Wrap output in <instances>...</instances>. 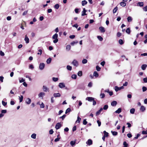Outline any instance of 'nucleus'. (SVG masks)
<instances>
[{"instance_id":"nucleus-1","label":"nucleus","mask_w":147,"mask_h":147,"mask_svg":"<svg viewBox=\"0 0 147 147\" xmlns=\"http://www.w3.org/2000/svg\"><path fill=\"white\" fill-rule=\"evenodd\" d=\"M58 35L57 34L55 33L52 36V38L54 39L53 41V42L55 43H56L58 41V39L57 38Z\"/></svg>"},{"instance_id":"nucleus-2","label":"nucleus","mask_w":147,"mask_h":147,"mask_svg":"<svg viewBox=\"0 0 147 147\" xmlns=\"http://www.w3.org/2000/svg\"><path fill=\"white\" fill-rule=\"evenodd\" d=\"M72 64L74 66L77 67L78 65V62L76 60H74L72 62Z\"/></svg>"},{"instance_id":"nucleus-3","label":"nucleus","mask_w":147,"mask_h":147,"mask_svg":"<svg viewBox=\"0 0 147 147\" xmlns=\"http://www.w3.org/2000/svg\"><path fill=\"white\" fill-rule=\"evenodd\" d=\"M124 87L123 86H121L120 87H119L117 86H115V89L116 92H117L118 91L122 89H123Z\"/></svg>"},{"instance_id":"nucleus-4","label":"nucleus","mask_w":147,"mask_h":147,"mask_svg":"<svg viewBox=\"0 0 147 147\" xmlns=\"http://www.w3.org/2000/svg\"><path fill=\"white\" fill-rule=\"evenodd\" d=\"M45 66V64L44 63H41L39 65V69L41 70H43Z\"/></svg>"},{"instance_id":"nucleus-5","label":"nucleus","mask_w":147,"mask_h":147,"mask_svg":"<svg viewBox=\"0 0 147 147\" xmlns=\"http://www.w3.org/2000/svg\"><path fill=\"white\" fill-rule=\"evenodd\" d=\"M61 123H57L55 126V128L56 129H59L61 127Z\"/></svg>"},{"instance_id":"nucleus-6","label":"nucleus","mask_w":147,"mask_h":147,"mask_svg":"<svg viewBox=\"0 0 147 147\" xmlns=\"http://www.w3.org/2000/svg\"><path fill=\"white\" fill-rule=\"evenodd\" d=\"M86 99L89 102H92L94 99V98L92 97H88L86 98Z\"/></svg>"},{"instance_id":"nucleus-7","label":"nucleus","mask_w":147,"mask_h":147,"mask_svg":"<svg viewBox=\"0 0 147 147\" xmlns=\"http://www.w3.org/2000/svg\"><path fill=\"white\" fill-rule=\"evenodd\" d=\"M45 95V93L43 92H41L38 94V96L39 98H41V99H43V97Z\"/></svg>"},{"instance_id":"nucleus-8","label":"nucleus","mask_w":147,"mask_h":147,"mask_svg":"<svg viewBox=\"0 0 147 147\" xmlns=\"http://www.w3.org/2000/svg\"><path fill=\"white\" fill-rule=\"evenodd\" d=\"M58 86L59 88H62L65 87V85L63 83H59Z\"/></svg>"},{"instance_id":"nucleus-9","label":"nucleus","mask_w":147,"mask_h":147,"mask_svg":"<svg viewBox=\"0 0 147 147\" xmlns=\"http://www.w3.org/2000/svg\"><path fill=\"white\" fill-rule=\"evenodd\" d=\"M24 40L26 44H28L29 43V39L28 38L27 36L26 35L25 36Z\"/></svg>"},{"instance_id":"nucleus-10","label":"nucleus","mask_w":147,"mask_h":147,"mask_svg":"<svg viewBox=\"0 0 147 147\" xmlns=\"http://www.w3.org/2000/svg\"><path fill=\"white\" fill-rule=\"evenodd\" d=\"M86 143L88 145L90 146L92 144V141L91 139H88L86 142Z\"/></svg>"},{"instance_id":"nucleus-11","label":"nucleus","mask_w":147,"mask_h":147,"mask_svg":"<svg viewBox=\"0 0 147 147\" xmlns=\"http://www.w3.org/2000/svg\"><path fill=\"white\" fill-rule=\"evenodd\" d=\"M31 101V99L29 98H28L26 100V102L27 104L29 105Z\"/></svg>"},{"instance_id":"nucleus-12","label":"nucleus","mask_w":147,"mask_h":147,"mask_svg":"<svg viewBox=\"0 0 147 147\" xmlns=\"http://www.w3.org/2000/svg\"><path fill=\"white\" fill-rule=\"evenodd\" d=\"M99 30L101 32H105L104 28L102 26L99 27Z\"/></svg>"},{"instance_id":"nucleus-13","label":"nucleus","mask_w":147,"mask_h":147,"mask_svg":"<svg viewBox=\"0 0 147 147\" xmlns=\"http://www.w3.org/2000/svg\"><path fill=\"white\" fill-rule=\"evenodd\" d=\"M117 103L116 101L114 100L111 102V105L115 107L117 105Z\"/></svg>"},{"instance_id":"nucleus-14","label":"nucleus","mask_w":147,"mask_h":147,"mask_svg":"<svg viewBox=\"0 0 147 147\" xmlns=\"http://www.w3.org/2000/svg\"><path fill=\"white\" fill-rule=\"evenodd\" d=\"M86 11L85 9V8H84L83 9V11H82V16H83L85 15H86Z\"/></svg>"},{"instance_id":"nucleus-15","label":"nucleus","mask_w":147,"mask_h":147,"mask_svg":"<svg viewBox=\"0 0 147 147\" xmlns=\"http://www.w3.org/2000/svg\"><path fill=\"white\" fill-rule=\"evenodd\" d=\"M146 110V108L143 105L141 106L140 110L142 112H144Z\"/></svg>"},{"instance_id":"nucleus-16","label":"nucleus","mask_w":147,"mask_h":147,"mask_svg":"<svg viewBox=\"0 0 147 147\" xmlns=\"http://www.w3.org/2000/svg\"><path fill=\"white\" fill-rule=\"evenodd\" d=\"M53 96L54 97H57L60 96L61 94L59 93H54L53 94Z\"/></svg>"},{"instance_id":"nucleus-17","label":"nucleus","mask_w":147,"mask_h":147,"mask_svg":"<svg viewBox=\"0 0 147 147\" xmlns=\"http://www.w3.org/2000/svg\"><path fill=\"white\" fill-rule=\"evenodd\" d=\"M133 19L131 16H128L127 18V20L128 22H131L132 20Z\"/></svg>"},{"instance_id":"nucleus-18","label":"nucleus","mask_w":147,"mask_h":147,"mask_svg":"<svg viewBox=\"0 0 147 147\" xmlns=\"http://www.w3.org/2000/svg\"><path fill=\"white\" fill-rule=\"evenodd\" d=\"M43 89L44 91L45 92H47L49 91V89L46 87V86H43Z\"/></svg>"},{"instance_id":"nucleus-19","label":"nucleus","mask_w":147,"mask_h":147,"mask_svg":"<svg viewBox=\"0 0 147 147\" xmlns=\"http://www.w3.org/2000/svg\"><path fill=\"white\" fill-rule=\"evenodd\" d=\"M147 67V65L146 64L142 65L141 67V68L143 70H145Z\"/></svg>"},{"instance_id":"nucleus-20","label":"nucleus","mask_w":147,"mask_h":147,"mask_svg":"<svg viewBox=\"0 0 147 147\" xmlns=\"http://www.w3.org/2000/svg\"><path fill=\"white\" fill-rule=\"evenodd\" d=\"M51 60L52 59L50 57L48 59H47L46 61L47 63L48 64L50 63L51 61Z\"/></svg>"},{"instance_id":"nucleus-21","label":"nucleus","mask_w":147,"mask_h":147,"mask_svg":"<svg viewBox=\"0 0 147 147\" xmlns=\"http://www.w3.org/2000/svg\"><path fill=\"white\" fill-rule=\"evenodd\" d=\"M120 4L121 6L124 7L126 5V3L124 2H122L120 3Z\"/></svg>"},{"instance_id":"nucleus-22","label":"nucleus","mask_w":147,"mask_h":147,"mask_svg":"<svg viewBox=\"0 0 147 147\" xmlns=\"http://www.w3.org/2000/svg\"><path fill=\"white\" fill-rule=\"evenodd\" d=\"M121 112V108H119L117 110H116L115 112L116 113H119Z\"/></svg>"},{"instance_id":"nucleus-23","label":"nucleus","mask_w":147,"mask_h":147,"mask_svg":"<svg viewBox=\"0 0 147 147\" xmlns=\"http://www.w3.org/2000/svg\"><path fill=\"white\" fill-rule=\"evenodd\" d=\"M87 3V2L86 0H84L82 1V6L86 5Z\"/></svg>"},{"instance_id":"nucleus-24","label":"nucleus","mask_w":147,"mask_h":147,"mask_svg":"<svg viewBox=\"0 0 147 147\" xmlns=\"http://www.w3.org/2000/svg\"><path fill=\"white\" fill-rule=\"evenodd\" d=\"M93 76L96 77H97L99 75L98 73L96 71H94L93 73Z\"/></svg>"},{"instance_id":"nucleus-25","label":"nucleus","mask_w":147,"mask_h":147,"mask_svg":"<svg viewBox=\"0 0 147 147\" xmlns=\"http://www.w3.org/2000/svg\"><path fill=\"white\" fill-rule=\"evenodd\" d=\"M75 144L76 141H72L70 142V144L72 146H74L75 145Z\"/></svg>"},{"instance_id":"nucleus-26","label":"nucleus","mask_w":147,"mask_h":147,"mask_svg":"<svg viewBox=\"0 0 147 147\" xmlns=\"http://www.w3.org/2000/svg\"><path fill=\"white\" fill-rule=\"evenodd\" d=\"M111 132L112 135L113 136H117L118 134L117 132L116 131H111Z\"/></svg>"},{"instance_id":"nucleus-27","label":"nucleus","mask_w":147,"mask_h":147,"mask_svg":"<svg viewBox=\"0 0 147 147\" xmlns=\"http://www.w3.org/2000/svg\"><path fill=\"white\" fill-rule=\"evenodd\" d=\"M103 133L104 134V136L105 137H107L109 136V133L106 131H103Z\"/></svg>"},{"instance_id":"nucleus-28","label":"nucleus","mask_w":147,"mask_h":147,"mask_svg":"<svg viewBox=\"0 0 147 147\" xmlns=\"http://www.w3.org/2000/svg\"><path fill=\"white\" fill-rule=\"evenodd\" d=\"M135 111V109L134 108H132L130 110V113H131L133 114L134 113Z\"/></svg>"},{"instance_id":"nucleus-29","label":"nucleus","mask_w":147,"mask_h":147,"mask_svg":"<svg viewBox=\"0 0 147 147\" xmlns=\"http://www.w3.org/2000/svg\"><path fill=\"white\" fill-rule=\"evenodd\" d=\"M36 134H33L31 136L32 138L35 139L36 138Z\"/></svg>"},{"instance_id":"nucleus-30","label":"nucleus","mask_w":147,"mask_h":147,"mask_svg":"<svg viewBox=\"0 0 147 147\" xmlns=\"http://www.w3.org/2000/svg\"><path fill=\"white\" fill-rule=\"evenodd\" d=\"M19 100H20V102H22L23 101V96L22 95H21L20 96H19Z\"/></svg>"},{"instance_id":"nucleus-31","label":"nucleus","mask_w":147,"mask_h":147,"mask_svg":"<svg viewBox=\"0 0 147 147\" xmlns=\"http://www.w3.org/2000/svg\"><path fill=\"white\" fill-rule=\"evenodd\" d=\"M97 38L100 41H102L103 40V38L101 36H98Z\"/></svg>"},{"instance_id":"nucleus-32","label":"nucleus","mask_w":147,"mask_h":147,"mask_svg":"<svg viewBox=\"0 0 147 147\" xmlns=\"http://www.w3.org/2000/svg\"><path fill=\"white\" fill-rule=\"evenodd\" d=\"M66 68L69 71H71L72 69V67L69 65H67Z\"/></svg>"},{"instance_id":"nucleus-33","label":"nucleus","mask_w":147,"mask_h":147,"mask_svg":"<svg viewBox=\"0 0 147 147\" xmlns=\"http://www.w3.org/2000/svg\"><path fill=\"white\" fill-rule=\"evenodd\" d=\"M118 9V8L117 7H115L113 10V12L114 13H115Z\"/></svg>"},{"instance_id":"nucleus-34","label":"nucleus","mask_w":147,"mask_h":147,"mask_svg":"<svg viewBox=\"0 0 147 147\" xmlns=\"http://www.w3.org/2000/svg\"><path fill=\"white\" fill-rule=\"evenodd\" d=\"M53 81L54 82H56L58 80V78H57L53 77L52 78Z\"/></svg>"},{"instance_id":"nucleus-35","label":"nucleus","mask_w":147,"mask_h":147,"mask_svg":"<svg viewBox=\"0 0 147 147\" xmlns=\"http://www.w3.org/2000/svg\"><path fill=\"white\" fill-rule=\"evenodd\" d=\"M59 7V5L58 4H55L54 6V8H55L58 9Z\"/></svg>"},{"instance_id":"nucleus-36","label":"nucleus","mask_w":147,"mask_h":147,"mask_svg":"<svg viewBox=\"0 0 147 147\" xmlns=\"http://www.w3.org/2000/svg\"><path fill=\"white\" fill-rule=\"evenodd\" d=\"M126 32L129 34L130 33V32H131V31L130 30V28H128L126 30Z\"/></svg>"},{"instance_id":"nucleus-37","label":"nucleus","mask_w":147,"mask_h":147,"mask_svg":"<svg viewBox=\"0 0 147 147\" xmlns=\"http://www.w3.org/2000/svg\"><path fill=\"white\" fill-rule=\"evenodd\" d=\"M138 4L140 7H143L144 5L143 3L142 2H139L138 3Z\"/></svg>"},{"instance_id":"nucleus-38","label":"nucleus","mask_w":147,"mask_h":147,"mask_svg":"<svg viewBox=\"0 0 147 147\" xmlns=\"http://www.w3.org/2000/svg\"><path fill=\"white\" fill-rule=\"evenodd\" d=\"M72 78L74 79H76L77 78V75L76 74H73L71 76Z\"/></svg>"},{"instance_id":"nucleus-39","label":"nucleus","mask_w":147,"mask_h":147,"mask_svg":"<svg viewBox=\"0 0 147 147\" xmlns=\"http://www.w3.org/2000/svg\"><path fill=\"white\" fill-rule=\"evenodd\" d=\"M78 42L77 41H74L72 42L71 43V45L73 46L74 45V44H77Z\"/></svg>"},{"instance_id":"nucleus-40","label":"nucleus","mask_w":147,"mask_h":147,"mask_svg":"<svg viewBox=\"0 0 147 147\" xmlns=\"http://www.w3.org/2000/svg\"><path fill=\"white\" fill-rule=\"evenodd\" d=\"M71 49V46L70 45H68L66 46V49L68 51H69Z\"/></svg>"},{"instance_id":"nucleus-41","label":"nucleus","mask_w":147,"mask_h":147,"mask_svg":"<svg viewBox=\"0 0 147 147\" xmlns=\"http://www.w3.org/2000/svg\"><path fill=\"white\" fill-rule=\"evenodd\" d=\"M87 60L86 59H84L82 60V63L84 64L87 63Z\"/></svg>"},{"instance_id":"nucleus-42","label":"nucleus","mask_w":147,"mask_h":147,"mask_svg":"<svg viewBox=\"0 0 147 147\" xmlns=\"http://www.w3.org/2000/svg\"><path fill=\"white\" fill-rule=\"evenodd\" d=\"M81 120V118H80L79 116H78L77 117V120L76 121V122H78V123H79Z\"/></svg>"},{"instance_id":"nucleus-43","label":"nucleus","mask_w":147,"mask_h":147,"mask_svg":"<svg viewBox=\"0 0 147 147\" xmlns=\"http://www.w3.org/2000/svg\"><path fill=\"white\" fill-rule=\"evenodd\" d=\"M108 108V106L107 105H105L103 108V109L105 110H107Z\"/></svg>"},{"instance_id":"nucleus-44","label":"nucleus","mask_w":147,"mask_h":147,"mask_svg":"<svg viewBox=\"0 0 147 147\" xmlns=\"http://www.w3.org/2000/svg\"><path fill=\"white\" fill-rule=\"evenodd\" d=\"M123 145L124 146H124V147H127V146H128V144L126 142L124 141L123 142Z\"/></svg>"},{"instance_id":"nucleus-45","label":"nucleus","mask_w":147,"mask_h":147,"mask_svg":"<svg viewBox=\"0 0 147 147\" xmlns=\"http://www.w3.org/2000/svg\"><path fill=\"white\" fill-rule=\"evenodd\" d=\"M78 75L79 76H82V71H79L78 73Z\"/></svg>"},{"instance_id":"nucleus-46","label":"nucleus","mask_w":147,"mask_h":147,"mask_svg":"<svg viewBox=\"0 0 147 147\" xmlns=\"http://www.w3.org/2000/svg\"><path fill=\"white\" fill-rule=\"evenodd\" d=\"M100 96L101 98H103L105 97V95L104 93H101L100 94Z\"/></svg>"},{"instance_id":"nucleus-47","label":"nucleus","mask_w":147,"mask_h":147,"mask_svg":"<svg viewBox=\"0 0 147 147\" xmlns=\"http://www.w3.org/2000/svg\"><path fill=\"white\" fill-rule=\"evenodd\" d=\"M71 111V109L70 108H67L66 110L65 113L67 114Z\"/></svg>"},{"instance_id":"nucleus-48","label":"nucleus","mask_w":147,"mask_h":147,"mask_svg":"<svg viewBox=\"0 0 147 147\" xmlns=\"http://www.w3.org/2000/svg\"><path fill=\"white\" fill-rule=\"evenodd\" d=\"M142 91L143 92L146 91L147 90V88L145 86H143L142 88Z\"/></svg>"},{"instance_id":"nucleus-49","label":"nucleus","mask_w":147,"mask_h":147,"mask_svg":"<svg viewBox=\"0 0 147 147\" xmlns=\"http://www.w3.org/2000/svg\"><path fill=\"white\" fill-rule=\"evenodd\" d=\"M96 69L98 71H100L101 68L98 65H97L96 67Z\"/></svg>"},{"instance_id":"nucleus-50","label":"nucleus","mask_w":147,"mask_h":147,"mask_svg":"<svg viewBox=\"0 0 147 147\" xmlns=\"http://www.w3.org/2000/svg\"><path fill=\"white\" fill-rule=\"evenodd\" d=\"M119 42L120 44L122 45L123 43V42L122 39H119Z\"/></svg>"},{"instance_id":"nucleus-51","label":"nucleus","mask_w":147,"mask_h":147,"mask_svg":"<svg viewBox=\"0 0 147 147\" xmlns=\"http://www.w3.org/2000/svg\"><path fill=\"white\" fill-rule=\"evenodd\" d=\"M40 108H43L45 107V105L44 103L42 102L41 104L40 105Z\"/></svg>"},{"instance_id":"nucleus-52","label":"nucleus","mask_w":147,"mask_h":147,"mask_svg":"<svg viewBox=\"0 0 147 147\" xmlns=\"http://www.w3.org/2000/svg\"><path fill=\"white\" fill-rule=\"evenodd\" d=\"M66 116L65 115H63L62 116H61L59 117L60 119H61L62 120H63Z\"/></svg>"},{"instance_id":"nucleus-53","label":"nucleus","mask_w":147,"mask_h":147,"mask_svg":"<svg viewBox=\"0 0 147 147\" xmlns=\"http://www.w3.org/2000/svg\"><path fill=\"white\" fill-rule=\"evenodd\" d=\"M7 112V110H2L1 111V113L2 114L5 113Z\"/></svg>"},{"instance_id":"nucleus-54","label":"nucleus","mask_w":147,"mask_h":147,"mask_svg":"<svg viewBox=\"0 0 147 147\" xmlns=\"http://www.w3.org/2000/svg\"><path fill=\"white\" fill-rule=\"evenodd\" d=\"M42 51L41 49H39L38 51V52L37 53V54L38 55H41L42 54Z\"/></svg>"},{"instance_id":"nucleus-55","label":"nucleus","mask_w":147,"mask_h":147,"mask_svg":"<svg viewBox=\"0 0 147 147\" xmlns=\"http://www.w3.org/2000/svg\"><path fill=\"white\" fill-rule=\"evenodd\" d=\"M87 122L86 121V119H84L83 121V124L84 125H86L87 124Z\"/></svg>"},{"instance_id":"nucleus-56","label":"nucleus","mask_w":147,"mask_h":147,"mask_svg":"<svg viewBox=\"0 0 147 147\" xmlns=\"http://www.w3.org/2000/svg\"><path fill=\"white\" fill-rule=\"evenodd\" d=\"M92 82H90L88 85V86L89 87H91L92 86Z\"/></svg>"},{"instance_id":"nucleus-57","label":"nucleus","mask_w":147,"mask_h":147,"mask_svg":"<svg viewBox=\"0 0 147 147\" xmlns=\"http://www.w3.org/2000/svg\"><path fill=\"white\" fill-rule=\"evenodd\" d=\"M97 122L98 123V126L99 127L100 126L101 124V122L98 120L97 121Z\"/></svg>"},{"instance_id":"nucleus-58","label":"nucleus","mask_w":147,"mask_h":147,"mask_svg":"<svg viewBox=\"0 0 147 147\" xmlns=\"http://www.w3.org/2000/svg\"><path fill=\"white\" fill-rule=\"evenodd\" d=\"M79 9L78 8H76L75 9V11L76 13H79Z\"/></svg>"},{"instance_id":"nucleus-59","label":"nucleus","mask_w":147,"mask_h":147,"mask_svg":"<svg viewBox=\"0 0 147 147\" xmlns=\"http://www.w3.org/2000/svg\"><path fill=\"white\" fill-rule=\"evenodd\" d=\"M3 79L4 77L3 76H0V81H1V82H3Z\"/></svg>"},{"instance_id":"nucleus-60","label":"nucleus","mask_w":147,"mask_h":147,"mask_svg":"<svg viewBox=\"0 0 147 147\" xmlns=\"http://www.w3.org/2000/svg\"><path fill=\"white\" fill-rule=\"evenodd\" d=\"M140 134H138L134 138V139H136L138 138L140 136Z\"/></svg>"},{"instance_id":"nucleus-61","label":"nucleus","mask_w":147,"mask_h":147,"mask_svg":"<svg viewBox=\"0 0 147 147\" xmlns=\"http://www.w3.org/2000/svg\"><path fill=\"white\" fill-rule=\"evenodd\" d=\"M143 9L145 11H147V5L143 8Z\"/></svg>"},{"instance_id":"nucleus-62","label":"nucleus","mask_w":147,"mask_h":147,"mask_svg":"<svg viewBox=\"0 0 147 147\" xmlns=\"http://www.w3.org/2000/svg\"><path fill=\"white\" fill-rule=\"evenodd\" d=\"M2 104L4 106H5L7 105V102H5L4 101H2Z\"/></svg>"},{"instance_id":"nucleus-63","label":"nucleus","mask_w":147,"mask_h":147,"mask_svg":"<svg viewBox=\"0 0 147 147\" xmlns=\"http://www.w3.org/2000/svg\"><path fill=\"white\" fill-rule=\"evenodd\" d=\"M69 37L71 39H73L75 37L74 35H71L69 36Z\"/></svg>"},{"instance_id":"nucleus-64","label":"nucleus","mask_w":147,"mask_h":147,"mask_svg":"<svg viewBox=\"0 0 147 147\" xmlns=\"http://www.w3.org/2000/svg\"><path fill=\"white\" fill-rule=\"evenodd\" d=\"M143 81L145 83H147V77L144 78Z\"/></svg>"}]
</instances>
